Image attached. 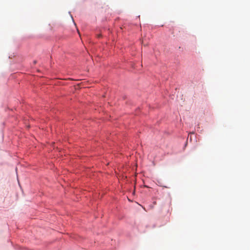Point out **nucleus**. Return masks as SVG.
I'll list each match as a JSON object with an SVG mask.
<instances>
[{
    "mask_svg": "<svg viewBox=\"0 0 250 250\" xmlns=\"http://www.w3.org/2000/svg\"><path fill=\"white\" fill-rule=\"evenodd\" d=\"M34 64H36V61H35L34 62Z\"/></svg>",
    "mask_w": 250,
    "mask_h": 250,
    "instance_id": "nucleus-1",
    "label": "nucleus"
},
{
    "mask_svg": "<svg viewBox=\"0 0 250 250\" xmlns=\"http://www.w3.org/2000/svg\"><path fill=\"white\" fill-rule=\"evenodd\" d=\"M100 36H101V35H98V37H100Z\"/></svg>",
    "mask_w": 250,
    "mask_h": 250,
    "instance_id": "nucleus-2",
    "label": "nucleus"
}]
</instances>
